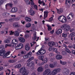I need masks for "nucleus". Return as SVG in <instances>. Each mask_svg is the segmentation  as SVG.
Returning a JSON list of instances; mask_svg holds the SVG:
<instances>
[{"label": "nucleus", "instance_id": "28", "mask_svg": "<svg viewBox=\"0 0 75 75\" xmlns=\"http://www.w3.org/2000/svg\"><path fill=\"white\" fill-rule=\"evenodd\" d=\"M15 36L17 37L19 35V33L17 31H16L14 34Z\"/></svg>", "mask_w": 75, "mask_h": 75}, {"label": "nucleus", "instance_id": "29", "mask_svg": "<svg viewBox=\"0 0 75 75\" xmlns=\"http://www.w3.org/2000/svg\"><path fill=\"white\" fill-rule=\"evenodd\" d=\"M31 26V24L30 23H27L25 25V27H27V28H29Z\"/></svg>", "mask_w": 75, "mask_h": 75}, {"label": "nucleus", "instance_id": "36", "mask_svg": "<svg viewBox=\"0 0 75 75\" xmlns=\"http://www.w3.org/2000/svg\"><path fill=\"white\" fill-rule=\"evenodd\" d=\"M60 63L62 65H66L67 64V62H64L60 60Z\"/></svg>", "mask_w": 75, "mask_h": 75}, {"label": "nucleus", "instance_id": "3", "mask_svg": "<svg viewBox=\"0 0 75 75\" xmlns=\"http://www.w3.org/2000/svg\"><path fill=\"white\" fill-rule=\"evenodd\" d=\"M67 1L68 3L70 4V2H72V3H74L75 1V0H66V2H65V4L66 5V6L67 7H70V5H68L67 4Z\"/></svg>", "mask_w": 75, "mask_h": 75}, {"label": "nucleus", "instance_id": "54", "mask_svg": "<svg viewBox=\"0 0 75 75\" xmlns=\"http://www.w3.org/2000/svg\"><path fill=\"white\" fill-rule=\"evenodd\" d=\"M48 67H49V66L48 64H46L45 66V68L46 69H47V68H48Z\"/></svg>", "mask_w": 75, "mask_h": 75}, {"label": "nucleus", "instance_id": "56", "mask_svg": "<svg viewBox=\"0 0 75 75\" xmlns=\"http://www.w3.org/2000/svg\"><path fill=\"white\" fill-rule=\"evenodd\" d=\"M23 58H29V57L28 56L27 54H26V55L24 56L23 57Z\"/></svg>", "mask_w": 75, "mask_h": 75}, {"label": "nucleus", "instance_id": "8", "mask_svg": "<svg viewBox=\"0 0 75 75\" xmlns=\"http://www.w3.org/2000/svg\"><path fill=\"white\" fill-rule=\"evenodd\" d=\"M49 12H49V11H48L47 10L44 12V20H45V18H46V17H47V16H48V13H49Z\"/></svg>", "mask_w": 75, "mask_h": 75}, {"label": "nucleus", "instance_id": "21", "mask_svg": "<svg viewBox=\"0 0 75 75\" xmlns=\"http://www.w3.org/2000/svg\"><path fill=\"white\" fill-rule=\"evenodd\" d=\"M48 62V59L47 58H45L44 59V61L43 63H42V64L41 65H42L43 64H46Z\"/></svg>", "mask_w": 75, "mask_h": 75}, {"label": "nucleus", "instance_id": "17", "mask_svg": "<svg viewBox=\"0 0 75 75\" xmlns=\"http://www.w3.org/2000/svg\"><path fill=\"white\" fill-rule=\"evenodd\" d=\"M70 27L69 25H67L66 27V28H64V30L65 31H68L69 30Z\"/></svg>", "mask_w": 75, "mask_h": 75}, {"label": "nucleus", "instance_id": "20", "mask_svg": "<svg viewBox=\"0 0 75 75\" xmlns=\"http://www.w3.org/2000/svg\"><path fill=\"white\" fill-rule=\"evenodd\" d=\"M57 13H58V14H61V13L63 12V9H62V8H61L59 9H57Z\"/></svg>", "mask_w": 75, "mask_h": 75}, {"label": "nucleus", "instance_id": "15", "mask_svg": "<svg viewBox=\"0 0 75 75\" xmlns=\"http://www.w3.org/2000/svg\"><path fill=\"white\" fill-rule=\"evenodd\" d=\"M32 8H30V14L31 16H34V14H35V12L33 11Z\"/></svg>", "mask_w": 75, "mask_h": 75}, {"label": "nucleus", "instance_id": "39", "mask_svg": "<svg viewBox=\"0 0 75 75\" xmlns=\"http://www.w3.org/2000/svg\"><path fill=\"white\" fill-rule=\"evenodd\" d=\"M33 59H34V57H32L28 59V60L27 61V62H30L31 61L33 60Z\"/></svg>", "mask_w": 75, "mask_h": 75}, {"label": "nucleus", "instance_id": "1", "mask_svg": "<svg viewBox=\"0 0 75 75\" xmlns=\"http://www.w3.org/2000/svg\"><path fill=\"white\" fill-rule=\"evenodd\" d=\"M0 56H2L3 58H5L8 55H10V52H7L5 54L6 52L5 51V49H4V46L3 45H1L0 46Z\"/></svg>", "mask_w": 75, "mask_h": 75}, {"label": "nucleus", "instance_id": "9", "mask_svg": "<svg viewBox=\"0 0 75 75\" xmlns=\"http://www.w3.org/2000/svg\"><path fill=\"white\" fill-rule=\"evenodd\" d=\"M18 11V9L17 8H13L11 10V13H16Z\"/></svg>", "mask_w": 75, "mask_h": 75}, {"label": "nucleus", "instance_id": "19", "mask_svg": "<svg viewBox=\"0 0 75 75\" xmlns=\"http://www.w3.org/2000/svg\"><path fill=\"white\" fill-rule=\"evenodd\" d=\"M73 16H74V14H72V13H70L67 16V18L68 19H71V18H73Z\"/></svg>", "mask_w": 75, "mask_h": 75}, {"label": "nucleus", "instance_id": "45", "mask_svg": "<svg viewBox=\"0 0 75 75\" xmlns=\"http://www.w3.org/2000/svg\"><path fill=\"white\" fill-rule=\"evenodd\" d=\"M25 51H22L21 52V56H23V55H24V54H25Z\"/></svg>", "mask_w": 75, "mask_h": 75}, {"label": "nucleus", "instance_id": "37", "mask_svg": "<svg viewBox=\"0 0 75 75\" xmlns=\"http://www.w3.org/2000/svg\"><path fill=\"white\" fill-rule=\"evenodd\" d=\"M32 54V52H30L27 54V55H28L29 58V57H30L31 55Z\"/></svg>", "mask_w": 75, "mask_h": 75}, {"label": "nucleus", "instance_id": "63", "mask_svg": "<svg viewBox=\"0 0 75 75\" xmlns=\"http://www.w3.org/2000/svg\"><path fill=\"white\" fill-rule=\"evenodd\" d=\"M47 73L45 71L43 73V75H46Z\"/></svg>", "mask_w": 75, "mask_h": 75}, {"label": "nucleus", "instance_id": "38", "mask_svg": "<svg viewBox=\"0 0 75 75\" xmlns=\"http://www.w3.org/2000/svg\"><path fill=\"white\" fill-rule=\"evenodd\" d=\"M36 54H37V55H42L41 52V50H40L39 51H38L37 52Z\"/></svg>", "mask_w": 75, "mask_h": 75}, {"label": "nucleus", "instance_id": "47", "mask_svg": "<svg viewBox=\"0 0 75 75\" xmlns=\"http://www.w3.org/2000/svg\"><path fill=\"white\" fill-rule=\"evenodd\" d=\"M5 43H7V44H8L10 43V40H9L6 39L5 40Z\"/></svg>", "mask_w": 75, "mask_h": 75}, {"label": "nucleus", "instance_id": "53", "mask_svg": "<svg viewBox=\"0 0 75 75\" xmlns=\"http://www.w3.org/2000/svg\"><path fill=\"white\" fill-rule=\"evenodd\" d=\"M52 19H53V18H52V17H51L50 18H49V20L48 21H49V22H50V21H52Z\"/></svg>", "mask_w": 75, "mask_h": 75}, {"label": "nucleus", "instance_id": "4", "mask_svg": "<svg viewBox=\"0 0 75 75\" xmlns=\"http://www.w3.org/2000/svg\"><path fill=\"white\" fill-rule=\"evenodd\" d=\"M28 62L27 63V66L30 67L31 69H34V67L33 66V65H34V63L33 62L31 63L30 62Z\"/></svg>", "mask_w": 75, "mask_h": 75}, {"label": "nucleus", "instance_id": "51", "mask_svg": "<svg viewBox=\"0 0 75 75\" xmlns=\"http://www.w3.org/2000/svg\"><path fill=\"white\" fill-rule=\"evenodd\" d=\"M20 18L19 17H17V18H14V20H20Z\"/></svg>", "mask_w": 75, "mask_h": 75}, {"label": "nucleus", "instance_id": "43", "mask_svg": "<svg viewBox=\"0 0 75 75\" xmlns=\"http://www.w3.org/2000/svg\"><path fill=\"white\" fill-rule=\"evenodd\" d=\"M29 37V35L27 34V33H25L24 36V37L25 38H28Z\"/></svg>", "mask_w": 75, "mask_h": 75}, {"label": "nucleus", "instance_id": "34", "mask_svg": "<svg viewBox=\"0 0 75 75\" xmlns=\"http://www.w3.org/2000/svg\"><path fill=\"white\" fill-rule=\"evenodd\" d=\"M47 27H48V30L49 31H51L52 30V28H51V26L49 25H47Z\"/></svg>", "mask_w": 75, "mask_h": 75}, {"label": "nucleus", "instance_id": "25", "mask_svg": "<svg viewBox=\"0 0 75 75\" xmlns=\"http://www.w3.org/2000/svg\"><path fill=\"white\" fill-rule=\"evenodd\" d=\"M17 42V40L16 39H13L12 41V42L13 44V47H14V45H16L15 44H16V42Z\"/></svg>", "mask_w": 75, "mask_h": 75}, {"label": "nucleus", "instance_id": "5", "mask_svg": "<svg viewBox=\"0 0 75 75\" xmlns=\"http://www.w3.org/2000/svg\"><path fill=\"white\" fill-rule=\"evenodd\" d=\"M69 70L68 69H65L63 70V73L64 75H67L69 74Z\"/></svg>", "mask_w": 75, "mask_h": 75}, {"label": "nucleus", "instance_id": "23", "mask_svg": "<svg viewBox=\"0 0 75 75\" xmlns=\"http://www.w3.org/2000/svg\"><path fill=\"white\" fill-rule=\"evenodd\" d=\"M25 49L26 51H28L30 50V47L29 45H27L25 47Z\"/></svg>", "mask_w": 75, "mask_h": 75}, {"label": "nucleus", "instance_id": "62", "mask_svg": "<svg viewBox=\"0 0 75 75\" xmlns=\"http://www.w3.org/2000/svg\"><path fill=\"white\" fill-rule=\"evenodd\" d=\"M72 54L75 55V51L74 50H73L72 51Z\"/></svg>", "mask_w": 75, "mask_h": 75}, {"label": "nucleus", "instance_id": "60", "mask_svg": "<svg viewBox=\"0 0 75 75\" xmlns=\"http://www.w3.org/2000/svg\"><path fill=\"white\" fill-rule=\"evenodd\" d=\"M30 4L31 5H32L33 6H34V5H35L34 3V2H33V1L31 2L30 3Z\"/></svg>", "mask_w": 75, "mask_h": 75}, {"label": "nucleus", "instance_id": "50", "mask_svg": "<svg viewBox=\"0 0 75 75\" xmlns=\"http://www.w3.org/2000/svg\"><path fill=\"white\" fill-rule=\"evenodd\" d=\"M4 3L3 0H0V6L1 5V4H3Z\"/></svg>", "mask_w": 75, "mask_h": 75}, {"label": "nucleus", "instance_id": "58", "mask_svg": "<svg viewBox=\"0 0 75 75\" xmlns=\"http://www.w3.org/2000/svg\"><path fill=\"white\" fill-rule=\"evenodd\" d=\"M33 6L34 7V8L35 9H36V10H37V6L35 4L34 6Z\"/></svg>", "mask_w": 75, "mask_h": 75}, {"label": "nucleus", "instance_id": "49", "mask_svg": "<svg viewBox=\"0 0 75 75\" xmlns=\"http://www.w3.org/2000/svg\"><path fill=\"white\" fill-rule=\"evenodd\" d=\"M7 70L8 72H9V73H6V75H9L10 74V73L11 71L10 70H9L8 69H7Z\"/></svg>", "mask_w": 75, "mask_h": 75}, {"label": "nucleus", "instance_id": "7", "mask_svg": "<svg viewBox=\"0 0 75 75\" xmlns=\"http://www.w3.org/2000/svg\"><path fill=\"white\" fill-rule=\"evenodd\" d=\"M13 26L14 27L16 28H19L21 27V25L18 23V22H15L13 24Z\"/></svg>", "mask_w": 75, "mask_h": 75}, {"label": "nucleus", "instance_id": "64", "mask_svg": "<svg viewBox=\"0 0 75 75\" xmlns=\"http://www.w3.org/2000/svg\"><path fill=\"white\" fill-rule=\"evenodd\" d=\"M70 75H75V73L74 72H72L70 74Z\"/></svg>", "mask_w": 75, "mask_h": 75}, {"label": "nucleus", "instance_id": "35", "mask_svg": "<svg viewBox=\"0 0 75 75\" xmlns=\"http://www.w3.org/2000/svg\"><path fill=\"white\" fill-rule=\"evenodd\" d=\"M16 62V60L12 59V60H9L8 61V62L10 63H13V62Z\"/></svg>", "mask_w": 75, "mask_h": 75}, {"label": "nucleus", "instance_id": "44", "mask_svg": "<svg viewBox=\"0 0 75 75\" xmlns=\"http://www.w3.org/2000/svg\"><path fill=\"white\" fill-rule=\"evenodd\" d=\"M65 51H67V52H68V53H71V51H70V50H69L67 48H65Z\"/></svg>", "mask_w": 75, "mask_h": 75}, {"label": "nucleus", "instance_id": "41", "mask_svg": "<svg viewBox=\"0 0 75 75\" xmlns=\"http://www.w3.org/2000/svg\"><path fill=\"white\" fill-rule=\"evenodd\" d=\"M75 36V33H72L70 34L69 35V37H74Z\"/></svg>", "mask_w": 75, "mask_h": 75}, {"label": "nucleus", "instance_id": "42", "mask_svg": "<svg viewBox=\"0 0 75 75\" xmlns=\"http://www.w3.org/2000/svg\"><path fill=\"white\" fill-rule=\"evenodd\" d=\"M49 66L50 68H54L55 67V66L54 65V64H50Z\"/></svg>", "mask_w": 75, "mask_h": 75}, {"label": "nucleus", "instance_id": "40", "mask_svg": "<svg viewBox=\"0 0 75 75\" xmlns=\"http://www.w3.org/2000/svg\"><path fill=\"white\" fill-rule=\"evenodd\" d=\"M56 70V71H57V72H61V69L60 68H58L57 69H55Z\"/></svg>", "mask_w": 75, "mask_h": 75}, {"label": "nucleus", "instance_id": "24", "mask_svg": "<svg viewBox=\"0 0 75 75\" xmlns=\"http://www.w3.org/2000/svg\"><path fill=\"white\" fill-rule=\"evenodd\" d=\"M36 32H35L34 33V34H33V36L32 38V39L33 40H35L37 38V37L36 36Z\"/></svg>", "mask_w": 75, "mask_h": 75}, {"label": "nucleus", "instance_id": "31", "mask_svg": "<svg viewBox=\"0 0 75 75\" xmlns=\"http://www.w3.org/2000/svg\"><path fill=\"white\" fill-rule=\"evenodd\" d=\"M28 73L27 71H25L23 72L22 73V75H28Z\"/></svg>", "mask_w": 75, "mask_h": 75}, {"label": "nucleus", "instance_id": "18", "mask_svg": "<svg viewBox=\"0 0 75 75\" xmlns=\"http://www.w3.org/2000/svg\"><path fill=\"white\" fill-rule=\"evenodd\" d=\"M45 71L48 74L47 75H51V70L50 69H47Z\"/></svg>", "mask_w": 75, "mask_h": 75}, {"label": "nucleus", "instance_id": "57", "mask_svg": "<svg viewBox=\"0 0 75 75\" xmlns=\"http://www.w3.org/2000/svg\"><path fill=\"white\" fill-rule=\"evenodd\" d=\"M8 6L9 7H12V6H13V4L11 3H9L8 4Z\"/></svg>", "mask_w": 75, "mask_h": 75}, {"label": "nucleus", "instance_id": "10", "mask_svg": "<svg viewBox=\"0 0 75 75\" xmlns=\"http://www.w3.org/2000/svg\"><path fill=\"white\" fill-rule=\"evenodd\" d=\"M26 71V69L25 67H23L21 68L20 69V73L21 72H25Z\"/></svg>", "mask_w": 75, "mask_h": 75}, {"label": "nucleus", "instance_id": "33", "mask_svg": "<svg viewBox=\"0 0 75 75\" xmlns=\"http://www.w3.org/2000/svg\"><path fill=\"white\" fill-rule=\"evenodd\" d=\"M21 64H18V65L15 66V68H20L21 67Z\"/></svg>", "mask_w": 75, "mask_h": 75}, {"label": "nucleus", "instance_id": "27", "mask_svg": "<svg viewBox=\"0 0 75 75\" xmlns=\"http://www.w3.org/2000/svg\"><path fill=\"white\" fill-rule=\"evenodd\" d=\"M43 71V68L42 67H40L38 68V72H42Z\"/></svg>", "mask_w": 75, "mask_h": 75}, {"label": "nucleus", "instance_id": "12", "mask_svg": "<svg viewBox=\"0 0 75 75\" xmlns=\"http://www.w3.org/2000/svg\"><path fill=\"white\" fill-rule=\"evenodd\" d=\"M62 29H58L56 32V34L58 35H59L60 34H61L62 33Z\"/></svg>", "mask_w": 75, "mask_h": 75}, {"label": "nucleus", "instance_id": "55", "mask_svg": "<svg viewBox=\"0 0 75 75\" xmlns=\"http://www.w3.org/2000/svg\"><path fill=\"white\" fill-rule=\"evenodd\" d=\"M13 20H14V17L9 19V21L10 22L12 21H13Z\"/></svg>", "mask_w": 75, "mask_h": 75}, {"label": "nucleus", "instance_id": "30", "mask_svg": "<svg viewBox=\"0 0 75 75\" xmlns=\"http://www.w3.org/2000/svg\"><path fill=\"white\" fill-rule=\"evenodd\" d=\"M67 34H69V33H63L62 34V36L63 37H67Z\"/></svg>", "mask_w": 75, "mask_h": 75}, {"label": "nucleus", "instance_id": "2", "mask_svg": "<svg viewBox=\"0 0 75 75\" xmlns=\"http://www.w3.org/2000/svg\"><path fill=\"white\" fill-rule=\"evenodd\" d=\"M58 20H59L60 21L63 23H66L67 22V19L64 16H59L58 18Z\"/></svg>", "mask_w": 75, "mask_h": 75}, {"label": "nucleus", "instance_id": "32", "mask_svg": "<svg viewBox=\"0 0 75 75\" xmlns=\"http://www.w3.org/2000/svg\"><path fill=\"white\" fill-rule=\"evenodd\" d=\"M24 0L25 1V2L27 5H29V4H30V3H31V2L29 1V0Z\"/></svg>", "mask_w": 75, "mask_h": 75}, {"label": "nucleus", "instance_id": "16", "mask_svg": "<svg viewBox=\"0 0 75 75\" xmlns=\"http://www.w3.org/2000/svg\"><path fill=\"white\" fill-rule=\"evenodd\" d=\"M18 39L19 41H20L21 42H25V39L23 38H19Z\"/></svg>", "mask_w": 75, "mask_h": 75}, {"label": "nucleus", "instance_id": "22", "mask_svg": "<svg viewBox=\"0 0 75 75\" xmlns=\"http://www.w3.org/2000/svg\"><path fill=\"white\" fill-rule=\"evenodd\" d=\"M52 74H51V75H55L57 74V71L56 69H54L52 71Z\"/></svg>", "mask_w": 75, "mask_h": 75}, {"label": "nucleus", "instance_id": "26", "mask_svg": "<svg viewBox=\"0 0 75 75\" xmlns=\"http://www.w3.org/2000/svg\"><path fill=\"white\" fill-rule=\"evenodd\" d=\"M56 58L57 59H61L62 58V55H57L56 56Z\"/></svg>", "mask_w": 75, "mask_h": 75}, {"label": "nucleus", "instance_id": "61", "mask_svg": "<svg viewBox=\"0 0 75 75\" xmlns=\"http://www.w3.org/2000/svg\"><path fill=\"white\" fill-rule=\"evenodd\" d=\"M49 55L50 56V57H52V56L54 55V54L53 53H50L49 54Z\"/></svg>", "mask_w": 75, "mask_h": 75}, {"label": "nucleus", "instance_id": "48", "mask_svg": "<svg viewBox=\"0 0 75 75\" xmlns=\"http://www.w3.org/2000/svg\"><path fill=\"white\" fill-rule=\"evenodd\" d=\"M67 24H64L62 25V28H65V27H66L67 26Z\"/></svg>", "mask_w": 75, "mask_h": 75}, {"label": "nucleus", "instance_id": "14", "mask_svg": "<svg viewBox=\"0 0 75 75\" xmlns=\"http://www.w3.org/2000/svg\"><path fill=\"white\" fill-rule=\"evenodd\" d=\"M25 20L28 23H30L31 21V19L29 17H25Z\"/></svg>", "mask_w": 75, "mask_h": 75}, {"label": "nucleus", "instance_id": "59", "mask_svg": "<svg viewBox=\"0 0 75 75\" xmlns=\"http://www.w3.org/2000/svg\"><path fill=\"white\" fill-rule=\"evenodd\" d=\"M53 65H54V67H56L57 65V62H54Z\"/></svg>", "mask_w": 75, "mask_h": 75}, {"label": "nucleus", "instance_id": "6", "mask_svg": "<svg viewBox=\"0 0 75 75\" xmlns=\"http://www.w3.org/2000/svg\"><path fill=\"white\" fill-rule=\"evenodd\" d=\"M23 47V45L22 43H20L18 45L15 47L16 50H18V49H21Z\"/></svg>", "mask_w": 75, "mask_h": 75}, {"label": "nucleus", "instance_id": "52", "mask_svg": "<svg viewBox=\"0 0 75 75\" xmlns=\"http://www.w3.org/2000/svg\"><path fill=\"white\" fill-rule=\"evenodd\" d=\"M10 33V35H13L14 33V31L13 32V31H11L9 32Z\"/></svg>", "mask_w": 75, "mask_h": 75}, {"label": "nucleus", "instance_id": "11", "mask_svg": "<svg viewBox=\"0 0 75 75\" xmlns=\"http://www.w3.org/2000/svg\"><path fill=\"white\" fill-rule=\"evenodd\" d=\"M48 45L49 47L51 46H54L55 45V43L53 42H49L48 43Z\"/></svg>", "mask_w": 75, "mask_h": 75}, {"label": "nucleus", "instance_id": "46", "mask_svg": "<svg viewBox=\"0 0 75 75\" xmlns=\"http://www.w3.org/2000/svg\"><path fill=\"white\" fill-rule=\"evenodd\" d=\"M62 55H67V52L65 51H63L62 52Z\"/></svg>", "mask_w": 75, "mask_h": 75}, {"label": "nucleus", "instance_id": "13", "mask_svg": "<svg viewBox=\"0 0 75 75\" xmlns=\"http://www.w3.org/2000/svg\"><path fill=\"white\" fill-rule=\"evenodd\" d=\"M43 49V47H42L40 50L41 52V54L42 55H43V54H45V52H46L45 50L44 49Z\"/></svg>", "mask_w": 75, "mask_h": 75}]
</instances>
